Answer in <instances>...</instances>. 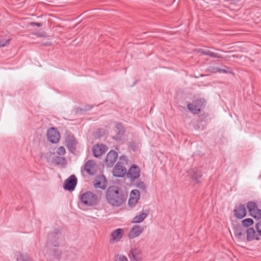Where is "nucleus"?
I'll use <instances>...</instances> for the list:
<instances>
[{
	"label": "nucleus",
	"mask_w": 261,
	"mask_h": 261,
	"mask_svg": "<svg viewBox=\"0 0 261 261\" xmlns=\"http://www.w3.org/2000/svg\"><path fill=\"white\" fill-rule=\"evenodd\" d=\"M256 228L258 233L261 236V220L258 222L256 224Z\"/></svg>",
	"instance_id": "72a5a7b5"
},
{
	"label": "nucleus",
	"mask_w": 261,
	"mask_h": 261,
	"mask_svg": "<svg viewBox=\"0 0 261 261\" xmlns=\"http://www.w3.org/2000/svg\"><path fill=\"white\" fill-rule=\"evenodd\" d=\"M208 49L205 48H199L196 50V51L198 53L202 54L205 55L207 53Z\"/></svg>",
	"instance_id": "f704fd0d"
},
{
	"label": "nucleus",
	"mask_w": 261,
	"mask_h": 261,
	"mask_svg": "<svg viewBox=\"0 0 261 261\" xmlns=\"http://www.w3.org/2000/svg\"><path fill=\"white\" fill-rule=\"evenodd\" d=\"M190 176L193 180L199 182V179L202 176L201 172L198 169L194 168L190 172Z\"/></svg>",
	"instance_id": "4be33fe9"
},
{
	"label": "nucleus",
	"mask_w": 261,
	"mask_h": 261,
	"mask_svg": "<svg viewBox=\"0 0 261 261\" xmlns=\"http://www.w3.org/2000/svg\"><path fill=\"white\" fill-rule=\"evenodd\" d=\"M47 137L49 142L53 143H57L59 141L60 135L55 128H50L47 131Z\"/></svg>",
	"instance_id": "39448f33"
},
{
	"label": "nucleus",
	"mask_w": 261,
	"mask_h": 261,
	"mask_svg": "<svg viewBox=\"0 0 261 261\" xmlns=\"http://www.w3.org/2000/svg\"><path fill=\"white\" fill-rule=\"evenodd\" d=\"M131 197L137 199L139 200L140 197V193L139 190L135 189L131 191L130 196Z\"/></svg>",
	"instance_id": "bb28decb"
},
{
	"label": "nucleus",
	"mask_w": 261,
	"mask_h": 261,
	"mask_svg": "<svg viewBox=\"0 0 261 261\" xmlns=\"http://www.w3.org/2000/svg\"><path fill=\"white\" fill-rule=\"evenodd\" d=\"M246 206L244 204H240L236 206L233 210L234 216L238 219L244 218L246 215Z\"/></svg>",
	"instance_id": "9d476101"
},
{
	"label": "nucleus",
	"mask_w": 261,
	"mask_h": 261,
	"mask_svg": "<svg viewBox=\"0 0 261 261\" xmlns=\"http://www.w3.org/2000/svg\"><path fill=\"white\" fill-rule=\"evenodd\" d=\"M205 55L209 56L214 58H222V57L218 54L211 51L210 50H207V53Z\"/></svg>",
	"instance_id": "c85d7f7f"
},
{
	"label": "nucleus",
	"mask_w": 261,
	"mask_h": 261,
	"mask_svg": "<svg viewBox=\"0 0 261 261\" xmlns=\"http://www.w3.org/2000/svg\"><path fill=\"white\" fill-rule=\"evenodd\" d=\"M148 211H144L140 213L139 215L136 216L133 220V222L135 223H140L142 222L148 215Z\"/></svg>",
	"instance_id": "aec40b11"
},
{
	"label": "nucleus",
	"mask_w": 261,
	"mask_h": 261,
	"mask_svg": "<svg viewBox=\"0 0 261 261\" xmlns=\"http://www.w3.org/2000/svg\"><path fill=\"white\" fill-rule=\"evenodd\" d=\"M114 261H128V260L125 255L118 254L115 256Z\"/></svg>",
	"instance_id": "cd10ccee"
},
{
	"label": "nucleus",
	"mask_w": 261,
	"mask_h": 261,
	"mask_svg": "<svg viewBox=\"0 0 261 261\" xmlns=\"http://www.w3.org/2000/svg\"><path fill=\"white\" fill-rule=\"evenodd\" d=\"M143 231V227L140 225H136L133 227L128 234L130 239H134L138 237Z\"/></svg>",
	"instance_id": "f8f14e48"
},
{
	"label": "nucleus",
	"mask_w": 261,
	"mask_h": 261,
	"mask_svg": "<svg viewBox=\"0 0 261 261\" xmlns=\"http://www.w3.org/2000/svg\"><path fill=\"white\" fill-rule=\"evenodd\" d=\"M130 254L134 261H139L142 259V251L139 248H132L130 251Z\"/></svg>",
	"instance_id": "a211bd4d"
},
{
	"label": "nucleus",
	"mask_w": 261,
	"mask_h": 261,
	"mask_svg": "<svg viewBox=\"0 0 261 261\" xmlns=\"http://www.w3.org/2000/svg\"><path fill=\"white\" fill-rule=\"evenodd\" d=\"M95 188H100L105 189L107 187V180L103 175H98L96 176L95 179L93 181Z\"/></svg>",
	"instance_id": "423d86ee"
},
{
	"label": "nucleus",
	"mask_w": 261,
	"mask_h": 261,
	"mask_svg": "<svg viewBox=\"0 0 261 261\" xmlns=\"http://www.w3.org/2000/svg\"><path fill=\"white\" fill-rule=\"evenodd\" d=\"M61 252L56 248L50 250L49 252L45 254L46 258L51 260H57L59 259Z\"/></svg>",
	"instance_id": "4468645a"
},
{
	"label": "nucleus",
	"mask_w": 261,
	"mask_h": 261,
	"mask_svg": "<svg viewBox=\"0 0 261 261\" xmlns=\"http://www.w3.org/2000/svg\"><path fill=\"white\" fill-rule=\"evenodd\" d=\"M205 104V100L204 98L197 99L188 105V109L194 114H197L200 113L201 108Z\"/></svg>",
	"instance_id": "20e7f679"
},
{
	"label": "nucleus",
	"mask_w": 261,
	"mask_h": 261,
	"mask_svg": "<svg viewBox=\"0 0 261 261\" xmlns=\"http://www.w3.org/2000/svg\"><path fill=\"white\" fill-rule=\"evenodd\" d=\"M248 211L251 216L255 214V211L257 210V204L253 202H249L247 205Z\"/></svg>",
	"instance_id": "393cba45"
},
{
	"label": "nucleus",
	"mask_w": 261,
	"mask_h": 261,
	"mask_svg": "<svg viewBox=\"0 0 261 261\" xmlns=\"http://www.w3.org/2000/svg\"><path fill=\"white\" fill-rule=\"evenodd\" d=\"M65 141L68 148L70 150H73L75 149L76 141L72 135L67 136L66 138Z\"/></svg>",
	"instance_id": "6ab92c4d"
},
{
	"label": "nucleus",
	"mask_w": 261,
	"mask_h": 261,
	"mask_svg": "<svg viewBox=\"0 0 261 261\" xmlns=\"http://www.w3.org/2000/svg\"><path fill=\"white\" fill-rule=\"evenodd\" d=\"M217 50L219 51H222V50H221V49H217Z\"/></svg>",
	"instance_id": "58836bf2"
},
{
	"label": "nucleus",
	"mask_w": 261,
	"mask_h": 261,
	"mask_svg": "<svg viewBox=\"0 0 261 261\" xmlns=\"http://www.w3.org/2000/svg\"><path fill=\"white\" fill-rule=\"evenodd\" d=\"M118 158L117 153L114 151L111 150L107 155L105 163L107 166L111 167L116 162Z\"/></svg>",
	"instance_id": "0eeeda50"
},
{
	"label": "nucleus",
	"mask_w": 261,
	"mask_h": 261,
	"mask_svg": "<svg viewBox=\"0 0 261 261\" xmlns=\"http://www.w3.org/2000/svg\"><path fill=\"white\" fill-rule=\"evenodd\" d=\"M61 237V232L59 229L55 230L53 232L49 234V239L54 246L58 245L57 241Z\"/></svg>",
	"instance_id": "dca6fc26"
},
{
	"label": "nucleus",
	"mask_w": 261,
	"mask_h": 261,
	"mask_svg": "<svg viewBox=\"0 0 261 261\" xmlns=\"http://www.w3.org/2000/svg\"><path fill=\"white\" fill-rule=\"evenodd\" d=\"M77 179L74 175H71L66 179L64 184V188L68 191L73 190L76 185Z\"/></svg>",
	"instance_id": "6e6552de"
},
{
	"label": "nucleus",
	"mask_w": 261,
	"mask_h": 261,
	"mask_svg": "<svg viewBox=\"0 0 261 261\" xmlns=\"http://www.w3.org/2000/svg\"><path fill=\"white\" fill-rule=\"evenodd\" d=\"M124 234V230L121 228H118L113 230L111 232L110 241L114 242H118Z\"/></svg>",
	"instance_id": "9b49d317"
},
{
	"label": "nucleus",
	"mask_w": 261,
	"mask_h": 261,
	"mask_svg": "<svg viewBox=\"0 0 261 261\" xmlns=\"http://www.w3.org/2000/svg\"><path fill=\"white\" fill-rule=\"evenodd\" d=\"M9 40H7L6 42L0 41V47H4L6 46L7 44H9Z\"/></svg>",
	"instance_id": "e433bc0d"
},
{
	"label": "nucleus",
	"mask_w": 261,
	"mask_h": 261,
	"mask_svg": "<svg viewBox=\"0 0 261 261\" xmlns=\"http://www.w3.org/2000/svg\"><path fill=\"white\" fill-rule=\"evenodd\" d=\"M17 261H32L29 255L27 254H22L20 252L16 253Z\"/></svg>",
	"instance_id": "b1692460"
},
{
	"label": "nucleus",
	"mask_w": 261,
	"mask_h": 261,
	"mask_svg": "<svg viewBox=\"0 0 261 261\" xmlns=\"http://www.w3.org/2000/svg\"><path fill=\"white\" fill-rule=\"evenodd\" d=\"M137 187L138 188H139V189H142V190H144L146 187V185L144 184V182L143 181H139L137 183Z\"/></svg>",
	"instance_id": "473e14b6"
},
{
	"label": "nucleus",
	"mask_w": 261,
	"mask_h": 261,
	"mask_svg": "<svg viewBox=\"0 0 261 261\" xmlns=\"http://www.w3.org/2000/svg\"><path fill=\"white\" fill-rule=\"evenodd\" d=\"M57 152L59 155H63L65 153V149L64 147L62 146H60L59 147L57 150Z\"/></svg>",
	"instance_id": "2f4dec72"
},
{
	"label": "nucleus",
	"mask_w": 261,
	"mask_h": 261,
	"mask_svg": "<svg viewBox=\"0 0 261 261\" xmlns=\"http://www.w3.org/2000/svg\"><path fill=\"white\" fill-rule=\"evenodd\" d=\"M115 132L117 133V134L116 136H113V138L116 140L120 139L124 133V130L122 128L121 124H117L116 125Z\"/></svg>",
	"instance_id": "5701e85b"
},
{
	"label": "nucleus",
	"mask_w": 261,
	"mask_h": 261,
	"mask_svg": "<svg viewBox=\"0 0 261 261\" xmlns=\"http://www.w3.org/2000/svg\"><path fill=\"white\" fill-rule=\"evenodd\" d=\"M242 223L243 226L245 227H248L253 224V221L251 218H247L243 220L242 221Z\"/></svg>",
	"instance_id": "a878e982"
},
{
	"label": "nucleus",
	"mask_w": 261,
	"mask_h": 261,
	"mask_svg": "<svg viewBox=\"0 0 261 261\" xmlns=\"http://www.w3.org/2000/svg\"><path fill=\"white\" fill-rule=\"evenodd\" d=\"M218 71L219 72H224V73H227L228 72V70L227 69H218Z\"/></svg>",
	"instance_id": "4c0bfd02"
},
{
	"label": "nucleus",
	"mask_w": 261,
	"mask_h": 261,
	"mask_svg": "<svg viewBox=\"0 0 261 261\" xmlns=\"http://www.w3.org/2000/svg\"><path fill=\"white\" fill-rule=\"evenodd\" d=\"M93 153L95 157H98L107 150V146L103 144H97L93 147Z\"/></svg>",
	"instance_id": "f3484780"
},
{
	"label": "nucleus",
	"mask_w": 261,
	"mask_h": 261,
	"mask_svg": "<svg viewBox=\"0 0 261 261\" xmlns=\"http://www.w3.org/2000/svg\"><path fill=\"white\" fill-rule=\"evenodd\" d=\"M127 177L131 179H135L140 176V170L136 165H133L127 172Z\"/></svg>",
	"instance_id": "2eb2a0df"
},
{
	"label": "nucleus",
	"mask_w": 261,
	"mask_h": 261,
	"mask_svg": "<svg viewBox=\"0 0 261 261\" xmlns=\"http://www.w3.org/2000/svg\"><path fill=\"white\" fill-rule=\"evenodd\" d=\"M85 171L90 175H93L95 173L96 169V163L94 161H88L84 166Z\"/></svg>",
	"instance_id": "ddd939ff"
},
{
	"label": "nucleus",
	"mask_w": 261,
	"mask_h": 261,
	"mask_svg": "<svg viewBox=\"0 0 261 261\" xmlns=\"http://www.w3.org/2000/svg\"><path fill=\"white\" fill-rule=\"evenodd\" d=\"M245 232L247 233V240L248 241H250L254 239L258 240V238L255 234V230L253 228H248L245 231Z\"/></svg>",
	"instance_id": "412c9836"
},
{
	"label": "nucleus",
	"mask_w": 261,
	"mask_h": 261,
	"mask_svg": "<svg viewBox=\"0 0 261 261\" xmlns=\"http://www.w3.org/2000/svg\"><path fill=\"white\" fill-rule=\"evenodd\" d=\"M80 199L82 203L87 206H94L98 203V196L91 191H87L81 195Z\"/></svg>",
	"instance_id": "f03ea898"
},
{
	"label": "nucleus",
	"mask_w": 261,
	"mask_h": 261,
	"mask_svg": "<svg viewBox=\"0 0 261 261\" xmlns=\"http://www.w3.org/2000/svg\"><path fill=\"white\" fill-rule=\"evenodd\" d=\"M138 200L137 199L129 197V200H128V204L131 207H134L138 202Z\"/></svg>",
	"instance_id": "c756f323"
},
{
	"label": "nucleus",
	"mask_w": 261,
	"mask_h": 261,
	"mask_svg": "<svg viewBox=\"0 0 261 261\" xmlns=\"http://www.w3.org/2000/svg\"><path fill=\"white\" fill-rule=\"evenodd\" d=\"M30 25H31L32 26H37L38 27H42V24L41 23H39V22H31L30 23Z\"/></svg>",
	"instance_id": "c9c22d12"
},
{
	"label": "nucleus",
	"mask_w": 261,
	"mask_h": 261,
	"mask_svg": "<svg viewBox=\"0 0 261 261\" xmlns=\"http://www.w3.org/2000/svg\"><path fill=\"white\" fill-rule=\"evenodd\" d=\"M234 234L235 239L238 242H241L245 240V230L240 226L234 228Z\"/></svg>",
	"instance_id": "1a4fd4ad"
},
{
	"label": "nucleus",
	"mask_w": 261,
	"mask_h": 261,
	"mask_svg": "<svg viewBox=\"0 0 261 261\" xmlns=\"http://www.w3.org/2000/svg\"><path fill=\"white\" fill-rule=\"evenodd\" d=\"M255 214H253L252 216L254 218L260 219H261V210L257 208V210L255 211Z\"/></svg>",
	"instance_id": "7c9ffc66"
},
{
	"label": "nucleus",
	"mask_w": 261,
	"mask_h": 261,
	"mask_svg": "<svg viewBox=\"0 0 261 261\" xmlns=\"http://www.w3.org/2000/svg\"><path fill=\"white\" fill-rule=\"evenodd\" d=\"M127 158L125 156L119 158V162L115 165L113 170V174L116 177H123L126 172V168L123 166L127 164Z\"/></svg>",
	"instance_id": "7ed1b4c3"
},
{
	"label": "nucleus",
	"mask_w": 261,
	"mask_h": 261,
	"mask_svg": "<svg viewBox=\"0 0 261 261\" xmlns=\"http://www.w3.org/2000/svg\"><path fill=\"white\" fill-rule=\"evenodd\" d=\"M106 198L107 202L114 207H119L125 201L122 192L117 186H111L107 189Z\"/></svg>",
	"instance_id": "f257e3e1"
}]
</instances>
